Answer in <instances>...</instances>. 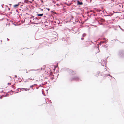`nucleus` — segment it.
I'll use <instances>...</instances> for the list:
<instances>
[{
  "label": "nucleus",
  "instance_id": "obj_16",
  "mask_svg": "<svg viewBox=\"0 0 124 124\" xmlns=\"http://www.w3.org/2000/svg\"><path fill=\"white\" fill-rule=\"evenodd\" d=\"M99 46H98V50H99V51H98V52H100V51H99Z\"/></svg>",
  "mask_w": 124,
  "mask_h": 124
},
{
  "label": "nucleus",
  "instance_id": "obj_21",
  "mask_svg": "<svg viewBox=\"0 0 124 124\" xmlns=\"http://www.w3.org/2000/svg\"><path fill=\"white\" fill-rule=\"evenodd\" d=\"M0 99H2V96H1V97H0Z\"/></svg>",
  "mask_w": 124,
  "mask_h": 124
},
{
  "label": "nucleus",
  "instance_id": "obj_37",
  "mask_svg": "<svg viewBox=\"0 0 124 124\" xmlns=\"http://www.w3.org/2000/svg\"><path fill=\"white\" fill-rule=\"evenodd\" d=\"M42 68H41V70H42Z\"/></svg>",
  "mask_w": 124,
  "mask_h": 124
},
{
  "label": "nucleus",
  "instance_id": "obj_22",
  "mask_svg": "<svg viewBox=\"0 0 124 124\" xmlns=\"http://www.w3.org/2000/svg\"><path fill=\"white\" fill-rule=\"evenodd\" d=\"M83 39H84V38H81V40H83Z\"/></svg>",
  "mask_w": 124,
  "mask_h": 124
},
{
  "label": "nucleus",
  "instance_id": "obj_3",
  "mask_svg": "<svg viewBox=\"0 0 124 124\" xmlns=\"http://www.w3.org/2000/svg\"><path fill=\"white\" fill-rule=\"evenodd\" d=\"M64 70L68 72L69 73L71 74H74L75 73V71H73L72 70L68 68H64Z\"/></svg>",
  "mask_w": 124,
  "mask_h": 124
},
{
  "label": "nucleus",
  "instance_id": "obj_13",
  "mask_svg": "<svg viewBox=\"0 0 124 124\" xmlns=\"http://www.w3.org/2000/svg\"><path fill=\"white\" fill-rule=\"evenodd\" d=\"M33 19L35 20H39V19H38V18L37 17H36L35 18H34Z\"/></svg>",
  "mask_w": 124,
  "mask_h": 124
},
{
  "label": "nucleus",
  "instance_id": "obj_18",
  "mask_svg": "<svg viewBox=\"0 0 124 124\" xmlns=\"http://www.w3.org/2000/svg\"><path fill=\"white\" fill-rule=\"evenodd\" d=\"M48 10V11H49L50 10V9L49 8H46Z\"/></svg>",
  "mask_w": 124,
  "mask_h": 124
},
{
  "label": "nucleus",
  "instance_id": "obj_28",
  "mask_svg": "<svg viewBox=\"0 0 124 124\" xmlns=\"http://www.w3.org/2000/svg\"><path fill=\"white\" fill-rule=\"evenodd\" d=\"M44 68H45V66H44Z\"/></svg>",
  "mask_w": 124,
  "mask_h": 124
},
{
  "label": "nucleus",
  "instance_id": "obj_5",
  "mask_svg": "<svg viewBox=\"0 0 124 124\" xmlns=\"http://www.w3.org/2000/svg\"><path fill=\"white\" fill-rule=\"evenodd\" d=\"M77 4L78 5H81L83 4V3L82 2H80L79 0L77 1Z\"/></svg>",
  "mask_w": 124,
  "mask_h": 124
},
{
  "label": "nucleus",
  "instance_id": "obj_4",
  "mask_svg": "<svg viewBox=\"0 0 124 124\" xmlns=\"http://www.w3.org/2000/svg\"><path fill=\"white\" fill-rule=\"evenodd\" d=\"M79 79V77L77 76H75L73 77L72 78H71V80H78Z\"/></svg>",
  "mask_w": 124,
  "mask_h": 124
},
{
  "label": "nucleus",
  "instance_id": "obj_26",
  "mask_svg": "<svg viewBox=\"0 0 124 124\" xmlns=\"http://www.w3.org/2000/svg\"><path fill=\"white\" fill-rule=\"evenodd\" d=\"M8 10H10V8H8Z\"/></svg>",
  "mask_w": 124,
  "mask_h": 124
},
{
  "label": "nucleus",
  "instance_id": "obj_14",
  "mask_svg": "<svg viewBox=\"0 0 124 124\" xmlns=\"http://www.w3.org/2000/svg\"><path fill=\"white\" fill-rule=\"evenodd\" d=\"M38 70H38H30V71H32V70Z\"/></svg>",
  "mask_w": 124,
  "mask_h": 124
},
{
  "label": "nucleus",
  "instance_id": "obj_31",
  "mask_svg": "<svg viewBox=\"0 0 124 124\" xmlns=\"http://www.w3.org/2000/svg\"><path fill=\"white\" fill-rule=\"evenodd\" d=\"M1 6H2V7L3 8V7H2V5H1Z\"/></svg>",
  "mask_w": 124,
  "mask_h": 124
},
{
  "label": "nucleus",
  "instance_id": "obj_2",
  "mask_svg": "<svg viewBox=\"0 0 124 124\" xmlns=\"http://www.w3.org/2000/svg\"><path fill=\"white\" fill-rule=\"evenodd\" d=\"M123 6V5L121 3L117 4V9L118 12L122 11V9Z\"/></svg>",
  "mask_w": 124,
  "mask_h": 124
},
{
  "label": "nucleus",
  "instance_id": "obj_11",
  "mask_svg": "<svg viewBox=\"0 0 124 124\" xmlns=\"http://www.w3.org/2000/svg\"><path fill=\"white\" fill-rule=\"evenodd\" d=\"M36 84H35L34 85H31V86H30V88H32L35 85H36Z\"/></svg>",
  "mask_w": 124,
  "mask_h": 124
},
{
  "label": "nucleus",
  "instance_id": "obj_10",
  "mask_svg": "<svg viewBox=\"0 0 124 124\" xmlns=\"http://www.w3.org/2000/svg\"><path fill=\"white\" fill-rule=\"evenodd\" d=\"M24 89L26 91H27L28 90V91L29 90V89H28L27 88H24Z\"/></svg>",
  "mask_w": 124,
  "mask_h": 124
},
{
  "label": "nucleus",
  "instance_id": "obj_34",
  "mask_svg": "<svg viewBox=\"0 0 124 124\" xmlns=\"http://www.w3.org/2000/svg\"><path fill=\"white\" fill-rule=\"evenodd\" d=\"M42 2H43V1H42Z\"/></svg>",
  "mask_w": 124,
  "mask_h": 124
},
{
  "label": "nucleus",
  "instance_id": "obj_23",
  "mask_svg": "<svg viewBox=\"0 0 124 124\" xmlns=\"http://www.w3.org/2000/svg\"><path fill=\"white\" fill-rule=\"evenodd\" d=\"M24 88H22L21 89V90H22V89H24Z\"/></svg>",
  "mask_w": 124,
  "mask_h": 124
},
{
  "label": "nucleus",
  "instance_id": "obj_32",
  "mask_svg": "<svg viewBox=\"0 0 124 124\" xmlns=\"http://www.w3.org/2000/svg\"><path fill=\"white\" fill-rule=\"evenodd\" d=\"M9 5H11V4H9Z\"/></svg>",
  "mask_w": 124,
  "mask_h": 124
},
{
  "label": "nucleus",
  "instance_id": "obj_12",
  "mask_svg": "<svg viewBox=\"0 0 124 124\" xmlns=\"http://www.w3.org/2000/svg\"><path fill=\"white\" fill-rule=\"evenodd\" d=\"M86 34L85 33H84L83 34V35H82V36L83 37H85V36H86Z\"/></svg>",
  "mask_w": 124,
  "mask_h": 124
},
{
  "label": "nucleus",
  "instance_id": "obj_15",
  "mask_svg": "<svg viewBox=\"0 0 124 124\" xmlns=\"http://www.w3.org/2000/svg\"><path fill=\"white\" fill-rule=\"evenodd\" d=\"M8 94L7 93V94H6L5 95V97L7 96H8Z\"/></svg>",
  "mask_w": 124,
  "mask_h": 124
},
{
  "label": "nucleus",
  "instance_id": "obj_27",
  "mask_svg": "<svg viewBox=\"0 0 124 124\" xmlns=\"http://www.w3.org/2000/svg\"><path fill=\"white\" fill-rule=\"evenodd\" d=\"M57 66H57H57H56L55 67V68H56V67H57Z\"/></svg>",
  "mask_w": 124,
  "mask_h": 124
},
{
  "label": "nucleus",
  "instance_id": "obj_33",
  "mask_svg": "<svg viewBox=\"0 0 124 124\" xmlns=\"http://www.w3.org/2000/svg\"><path fill=\"white\" fill-rule=\"evenodd\" d=\"M30 79H31H31H31V78Z\"/></svg>",
  "mask_w": 124,
  "mask_h": 124
},
{
  "label": "nucleus",
  "instance_id": "obj_35",
  "mask_svg": "<svg viewBox=\"0 0 124 124\" xmlns=\"http://www.w3.org/2000/svg\"><path fill=\"white\" fill-rule=\"evenodd\" d=\"M1 42H2V40H1Z\"/></svg>",
  "mask_w": 124,
  "mask_h": 124
},
{
  "label": "nucleus",
  "instance_id": "obj_17",
  "mask_svg": "<svg viewBox=\"0 0 124 124\" xmlns=\"http://www.w3.org/2000/svg\"><path fill=\"white\" fill-rule=\"evenodd\" d=\"M99 46H98V50H99V51H98V52H100V51H99Z\"/></svg>",
  "mask_w": 124,
  "mask_h": 124
},
{
  "label": "nucleus",
  "instance_id": "obj_24",
  "mask_svg": "<svg viewBox=\"0 0 124 124\" xmlns=\"http://www.w3.org/2000/svg\"><path fill=\"white\" fill-rule=\"evenodd\" d=\"M8 85H11V84L10 83H8Z\"/></svg>",
  "mask_w": 124,
  "mask_h": 124
},
{
  "label": "nucleus",
  "instance_id": "obj_30",
  "mask_svg": "<svg viewBox=\"0 0 124 124\" xmlns=\"http://www.w3.org/2000/svg\"><path fill=\"white\" fill-rule=\"evenodd\" d=\"M26 73H28L27 71V72H26Z\"/></svg>",
  "mask_w": 124,
  "mask_h": 124
},
{
  "label": "nucleus",
  "instance_id": "obj_36",
  "mask_svg": "<svg viewBox=\"0 0 124 124\" xmlns=\"http://www.w3.org/2000/svg\"><path fill=\"white\" fill-rule=\"evenodd\" d=\"M34 23V24H35V23Z\"/></svg>",
  "mask_w": 124,
  "mask_h": 124
},
{
  "label": "nucleus",
  "instance_id": "obj_20",
  "mask_svg": "<svg viewBox=\"0 0 124 124\" xmlns=\"http://www.w3.org/2000/svg\"><path fill=\"white\" fill-rule=\"evenodd\" d=\"M15 78H16L17 77V76L16 75H15Z\"/></svg>",
  "mask_w": 124,
  "mask_h": 124
},
{
  "label": "nucleus",
  "instance_id": "obj_7",
  "mask_svg": "<svg viewBox=\"0 0 124 124\" xmlns=\"http://www.w3.org/2000/svg\"><path fill=\"white\" fill-rule=\"evenodd\" d=\"M19 5V3L18 4L15 5L14 6V7L16 8V7H17Z\"/></svg>",
  "mask_w": 124,
  "mask_h": 124
},
{
  "label": "nucleus",
  "instance_id": "obj_29",
  "mask_svg": "<svg viewBox=\"0 0 124 124\" xmlns=\"http://www.w3.org/2000/svg\"><path fill=\"white\" fill-rule=\"evenodd\" d=\"M117 12H118V11H117ZM117 13H119V12H116V13H117ZM118 14H119V13H118Z\"/></svg>",
  "mask_w": 124,
  "mask_h": 124
},
{
  "label": "nucleus",
  "instance_id": "obj_8",
  "mask_svg": "<svg viewBox=\"0 0 124 124\" xmlns=\"http://www.w3.org/2000/svg\"><path fill=\"white\" fill-rule=\"evenodd\" d=\"M43 15V14H37V15L38 16H42Z\"/></svg>",
  "mask_w": 124,
  "mask_h": 124
},
{
  "label": "nucleus",
  "instance_id": "obj_6",
  "mask_svg": "<svg viewBox=\"0 0 124 124\" xmlns=\"http://www.w3.org/2000/svg\"><path fill=\"white\" fill-rule=\"evenodd\" d=\"M100 72V71H98L96 73V74L95 75V76H98L99 75Z\"/></svg>",
  "mask_w": 124,
  "mask_h": 124
},
{
  "label": "nucleus",
  "instance_id": "obj_19",
  "mask_svg": "<svg viewBox=\"0 0 124 124\" xmlns=\"http://www.w3.org/2000/svg\"><path fill=\"white\" fill-rule=\"evenodd\" d=\"M101 20L103 22H104V20L103 19H102Z\"/></svg>",
  "mask_w": 124,
  "mask_h": 124
},
{
  "label": "nucleus",
  "instance_id": "obj_9",
  "mask_svg": "<svg viewBox=\"0 0 124 124\" xmlns=\"http://www.w3.org/2000/svg\"><path fill=\"white\" fill-rule=\"evenodd\" d=\"M106 42L105 41H101V43L100 44L101 45V44L103 43H105Z\"/></svg>",
  "mask_w": 124,
  "mask_h": 124
},
{
  "label": "nucleus",
  "instance_id": "obj_25",
  "mask_svg": "<svg viewBox=\"0 0 124 124\" xmlns=\"http://www.w3.org/2000/svg\"><path fill=\"white\" fill-rule=\"evenodd\" d=\"M7 39L8 40H9V39H8V38H7Z\"/></svg>",
  "mask_w": 124,
  "mask_h": 124
},
{
  "label": "nucleus",
  "instance_id": "obj_1",
  "mask_svg": "<svg viewBox=\"0 0 124 124\" xmlns=\"http://www.w3.org/2000/svg\"><path fill=\"white\" fill-rule=\"evenodd\" d=\"M105 71L103 72H102L101 74V76H102L103 78H106L108 76H110L111 77V78H113L112 77V76H110V75L109 74H108V73H109V71H107V69L105 68Z\"/></svg>",
  "mask_w": 124,
  "mask_h": 124
}]
</instances>
